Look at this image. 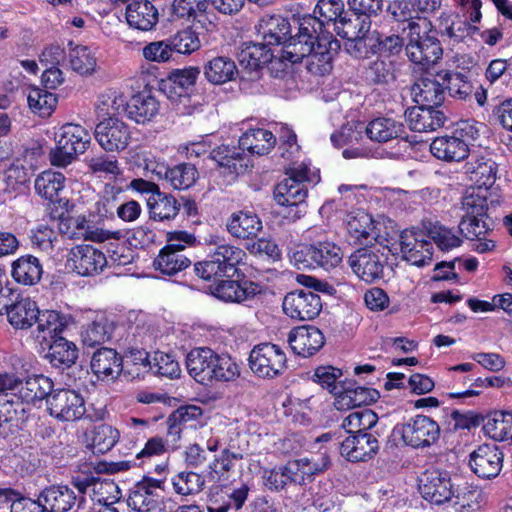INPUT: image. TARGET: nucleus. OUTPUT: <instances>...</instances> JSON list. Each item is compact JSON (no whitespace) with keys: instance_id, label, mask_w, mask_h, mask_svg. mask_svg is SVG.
I'll return each mask as SVG.
<instances>
[{"instance_id":"obj_1","label":"nucleus","mask_w":512,"mask_h":512,"mask_svg":"<svg viewBox=\"0 0 512 512\" xmlns=\"http://www.w3.org/2000/svg\"><path fill=\"white\" fill-rule=\"evenodd\" d=\"M322 26L323 23L311 14L293 16L291 21L280 15H271L261 18L257 31L266 47L284 45L281 57L298 63L312 55L324 57L340 47L338 41H332L329 35L321 31L317 34Z\"/></svg>"},{"instance_id":"obj_2","label":"nucleus","mask_w":512,"mask_h":512,"mask_svg":"<svg viewBox=\"0 0 512 512\" xmlns=\"http://www.w3.org/2000/svg\"><path fill=\"white\" fill-rule=\"evenodd\" d=\"M210 249L208 258L194 265L197 276L203 280L220 277H233L238 272V266L243 262L246 253L243 249L226 242L218 234H211L206 239Z\"/></svg>"},{"instance_id":"obj_3","label":"nucleus","mask_w":512,"mask_h":512,"mask_svg":"<svg viewBox=\"0 0 512 512\" xmlns=\"http://www.w3.org/2000/svg\"><path fill=\"white\" fill-rule=\"evenodd\" d=\"M419 491L422 497L436 505L453 501L454 505L461 508L471 507L473 498L478 496V492L468 487L461 490H454L451 478L446 471L430 470L426 471L419 484Z\"/></svg>"},{"instance_id":"obj_4","label":"nucleus","mask_w":512,"mask_h":512,"mask_svg":"<svg viewBox=\"0 0 512 512\" xmlns=\"http://www.w3.org/2000/svg\"><path fill=\"white\" fill-rule=\"evenodd\" d=\"M430 23L426 19L409 22L406 54L416 65L424 69L434 65L443 54L439 40L428 34Z\"/></svg>"},{"instance_id":"obj_5","label":"nucleus","mask_w":512,"mask_h":512,"mask_svg":"<svg viewBox=\"0 0 512 512\" xmlns=\"http://www.w3.org/2000/svg\"><path fill=\"white\" fill-rule=\"evenodd\" d=\"M478 136V129L468 121L458 123L451 134L436 137L430 151L437 158L446 162L461 161L469 154V145Z\"/></svg>"},{"instance_id":"obj_6","label":"nucleus","mask_w":512,"mask_h":512,"mask_svg":"<svg viewBox=\"0 0 512 512\" xmlns=\"http://www.w3.org/2000/svg\"><path fill=\"white\" fill-rule=\"evenodd\" d=\"M56 146L50 150L49 159L53 166L66 167L77 154H82L91 141L89 132L78 124L67 123L55 134Z\"/></svg>"},{"instance_id":"obj_7","label":"nucleus","mask_w":512,"mask_h":512,"mask_svg":"<svg viewBox=\"0 0 512 512\" xmlns=\"http://www.w3.org/2000/svg\"><path fill=\"white\" fill-rule=\"evenodd\" d=\"M346 229L349 239L356 245L383 244L388 241L389 237L384 222L375 220L370 214L362 210L347 215Z\"/></svg>"},{"instance_id":"obj_8","label":"nucleus","mask_w":512,"mask_h":512,"mask_svg":"<svg viewBox=\"0 0 512 512\" xmlns=\"http://www.w3.org/2000/svg\"><path fill=\"white\" fill-rule=\"evenodd\" d=\"M287 358L282 348L272 343L256 345L249 355L251 370L260 377L273 378L286 368Z\"/></svg>"},{"instance_id":"obj_9","label":"nucleus","mask_w":512,"mask_h":512,"mask_svg":"<svg viewBox=\"0 0 512 512\" xmlns=\"http://www.w3.org/2000/svg\"><path fill=\"white\" fill-rule=\"evenodd\" d=\"M46 403L50 415L60 421L79 420L86 412L83 396L72 389L53 390Z\"/></svg>"},{"instance_id":"obj_10","label":"nucleus","mask_w":512,"mask_h":512,"mask_svg":"<svg viewBox=\"0 0 512 512\" xmlns=\"http://www.w3.org/2000/svg\"><path fill=\"white\" fill-rule=\"evenodd\" d=\"M66 268L80 276H94L107 266L105 254L92 245H76L66 258Z\"/></svg>"},{"instance_id":"obj_11","label":"nucleus","mask_w":512,"mask_h":512,"mask_svg":"<svg viewBox=\"0 0 512 512\" xmlns=\"http://www.w3.org/2000/svg\"><path fill=\"white\" fill-rule=\"evenodd\" d=\"M403 442L413 448H425L433 445L440 436V427L432 418L416 415L401 426Z\"/></svg>"},{"instance_id":"obj_12","label":"nucleus","mask_w":512,"mask_h":512,"mask_svg":"<svg viewBox=\"0 0 512 512\" xmlns=\"http://www.w3.org/2000/svg\"><path fill=\"white\" fill-rule=\"evenodd\" d=\"M219 353L209 347H197L186 356L188 374L198 383L212 385L217 383Z\"/></svg>"},{"instance_id":"obj_13","label":"nucleus","mask_w":512,"mask_h":512,"mask_svg":"<svg viewBox=\"0 0 512 512\" xmlns=\"http://www.w3.org/2000/svg\"><path fill=\"white\" fill-rule=\"evenodd\" d=\"M283 311L291 319L297 321L312 320L322 309L320 296L308 289L289 292L283 300Z\"/></svg>"},{"instance_id":"obj_14","label":"nucleus","mask_w":512,"mask_h":512,"mask_svg":"<svg viewBox=\"0 0 512 512\" xmlns=\"http://www.w3.org/2000/svg\"><path fill=\"white\" fill-rule=\"evenodd\" d=\"M400 252L403 260L414 266L429 265L432 261L433 247L425 240L424 233L406 229L399 236Z\"/></svg>"},{"instance_id":"obj_15","label":"nucleus","mask_w":512,"mask_h":512,"mask_svg":"<svg viewBox=\"0 0 512 512\" xmlns=\"http://www.w3.org/2000/svg\"><path fill=\"white\" fill-rule=\"evenodd\" d=\"M95 138L105 151H121L128 146L131 132L125 122L109 117L96 125Z\"/></svg>"},{"instance_id":"obj_16","label":"nucleus","mask_w":512,"mask_h":512,"mask_svg":"<svg viewBox=\"0 0 512 512\" xmlns=\"http://www.w3.org/2000/svg\"><path fill=\"white\" fill-rule=\"evenodd\" d=\"M164 481L144 477L130 491L127 505L137 512H150L158 508Z\"/></svg>"},{"instance_id":"obj_17","label":"nucleus","mask_w":512,"mask_h":512,"mask_svg":"<svg viewBox=\"0 0 512 512\" xmlns=\"http://www.w3.org/2000/svg\"><path fill=\"white\" fill-rule=\"evenodd\" d=\"M146 169L156 174L158 179H164L173 189L185 190L190 188L198 177V171L194 165L181 163L173 167L164 164L150 162Z\"/></svg>"},{"instance_id":"obj_18","label":"nucleus","mask_w":512,"mask_h":512,"mask_svg":"<svg viewBox=\"0 0 512 512\" xmlns=\"http://www.w3.org/2000/svg\"><path fill=\"white\" fill-rule=\"evenodd\" d=\"M503 463V454L495 444L480 445L470 455L469 465L481 478L496 477Z\"/></svg>"},{"instance_id":"obj_19","label":"nucleus","mask_w":512,"mask_h":512,"mask_svg":"<svg viewBox=\"0 0 512 512\" xmlns=\"http://www.w3.org/2000/svg\"><path fill=\"white\" fill-rule=\"evenodd\" d=\"M353 273L366 283H373L383 277V264L379 255L368 248H360L348 258Z\"/></svg>"},{"instance_id":"obj_20","label":"nucleus","mask_w":512,"mask_h":512,"mask_svg":"<svg viewBox=\"0 0 512 512\" xmlns=\"http://www.w3.org/2000/svg\"><path fill=\"white\" fill-rule=\"evenodd\" d=\"M288 343L295 354L310 357L324 346L325 337L315 326H301L289 332Z\"/></svg>"},{"instance_id":"obj_21","label":"nucleus","mask_w":512,"mask_h":512,"mask_svg":"<svg viewBox=\"0 0 512 512\" xmlns=\"http://www.w3.org/2000/svg\"><path fill=\"white\" fill-rule=\"evenodd\" d=\"M409 128L415 132H432L442 127L446 117L438 108L417 105L405 111Z\"/></svg>"},{"instance_id":"obj_22","label":"nucleus","mask_w":512,"mask_h":512,"mask_svg":"<svg viewBox=\"0 0 512 512\" xmlns=\"http://www.w3.org/2000/svg\"><path fill=\"white\" fill-rule=\"evenodd\" d=\"M379 446L377 439L369 433L348 436L340 446V453L352 462L371 459Z\"/></svg>"},{"instance_id":"obj_23","label":"nucleus","mask_w":512,"mask_h":512,"mask_svg":"<svg viewBox=\"0 0 512 512\" xmlns=\"http://www.w3.org/2000/svg\"><path fill=\"white\" fill-rule=\"evenodd\" d=\"M34 323L37 324L33 331L34 338L43 349L56 338L62 337L61 334L66 326L64 318L54 310L39 311Z\"/></svg>"},{"instance_id":"obj_24","label":"nucleus","mask_w":512,"mask_h":512,"mask_svg":"<svg viewBox=\"0 0 512 512\" xmlns=\"http://www.w3.org/2000/svg\"><path fill=\"white\" fill-rule=\"evenodd\" d=\"M78 499L74 490L68 485H51L39 494L44 512H68Z\"/></svg>"},{"instance_id":"obj_25","label":"nucleus","mask_w":512,"mask_h":512,"mask_svg":"<svg viewBox=\"0 0 512 512\" xmlns=\"http://www.w3.org/2000/svg\"><path fill=\"white\" fill-rule=\"evenodd\" d=\"M123 369L121 356L112 348H100L93 353L91 370L101 380L117 378Z\"/></svg>"},{"instance_id":"obj_26","label":"nucleus","mask_w":512,"mask_h":512,"mask_svg":"<svg viewBox=\"0 0 512 512\" xmlns=\"http://www.w3.org/2000/svg\"><path fill=\"white\" fill-rule=\"evenodd\" d=\"M412 95L417 105L438 108L444 101V83L434 77H422L412 86Z\"/></svg>"},{"instance_id":"obj_27","label":"nucleus","mask_w":512,"mask_h":512,"mask_svg":"<svg viewBox=\"0 0 512 512\" xmlns=\"http://www.w3.org/2000/svg\"><path fill=\"white\" fill-rule=\"evenodd\" d=\"M259 291V285L249 280H223L215 286L213 294L226 302L241 303L253 298Z\"/></svg>"},{"instance_id":"obj_28","label":"nucleus","mask_w":512,"mask_h":512,"mask_svg":"<svg viewBox=\"0 0 512 512\" xmlns=\"http://www.w3.org/2000/svg\"><path fill=\"white\" fill-rule=\"evenodd\" d=\"M215 161L224 173L240 174L243 173L247 164L244 159V150L242 147L234 145H220L210 152L209 156Z\"/></svg>"},{"instance_id":"obj_29","label":"nucleus","mask_w":512,"mask_h":512,"mask_svg":"<svg viewBox=\"0 0 512 512\" xmlns=\"http://www.w3.org/2000/svg\"><path fill=\"white\" fill-rule=\"evenodd\" d=\"M43 275V266L40 260L33 255H23L11 264L13 280L23 286L38 284Z\"/></svg>"},{"instance_id":"obj_30","label":"nucleus","mask_w":512,"mask_h":512,"mask_svg":"<svg viewBox=\"0 0 512 512\" xmlns=\"http://www.w3.org/2000/svg\"><path fill=\"white\" fill-rule=\"evenodd\" d=\"M228 232L238 239H250L262 230L260 218L253 212L238 211L232 213L226 224Z\"/></svg>"},{"instance_id":"obj_31","label":"nucleus","mask_w":512,"mask_h":512,"mask_svg":"<svg viewBox=\"0 0 512 512\" xmlns=\"http://www.w3.org/2000/svg\"><path fill=\"white\" fill-rule=\"evenodd\" d=\"M149 216L154 221H171L180 211V203L171 194L153 193L146 199Z\"/></svg>"},{"instance_id":"obj_32","label":"nucleus","mask_w":512,"mask_h":512,"mask_svg":"<svg viewBox=\"0 0 512 512\" xmlns=\"http://www.w3.org/2000/svg\"><path fill=\"white\" fill-rule=\"evenodd\" d=\"M159 101L147 91L133 95L129 100L128 117L138 124H144L159 112Z\"/></svg>"},{"instance_id":"obj_33","label":"nucleus","mask_w":512,"mask_h":512,"mask_svg":"<svg viewBox=\"0 0 512 512\" xmlns=\"http://www.w3.org/2000/svg\"><path fill=\"white\" fill-rule=\"evenodd\" d=\"M126 19L131 27L149 31L158 22V11L147 0L134 1L126 8Z\"/></svg>"},{"instance_id":"obj_34","label":"nucleus","mask_w":512,"mask_h":512,"mask_svg":"<svg viewBox=\"0 0 512 512\" xmlns=\"http://www.w3.org/2000/svg\"><path fill=\"white\" fill-rule=\"evenodd\" d=\"M365 132L370 140L386 143L402 137L405 133V128L401 122L392 118L378 117L367 124Z\"/></svg>"},{"instance_id":"obj_35","label":"nucleus","mask_w":512,"mask_h":512,"mask_svg":"<svg viewBox=\"0 0 512 512\" xmlns=\"http://www.w3.org/2000/svg\"><path fill=\"white\" fill-rule=\"evenodd\" d=\"M308 254L315 265L325 270L337 267L344 257L341 248L330 241H318L308 245Z\"/></svg>"},{"instance_id":"obj_36","label":"nucleus","mask_w":512,"mask_h":512,"mask_svg":"<svg viewBox=\"0 0 512 512\" xmlns=\"http://www.w3.org/2000/svg\"><path fill=\"white\" fill-rule=\"evenodd\" d=\"M37 314L39 309L36 302L20 295L6 315L15 329H28L34 324Z\"/></svg>"},{"instance_id":"obj_37","label":"nucleus","mask_w":512,"mask_h":512,"mask_svg":"<svg viewBox=\"0 0 512 512\" xmlns=\"http://www.w3.org/2000/svg\"><path fill=\"white\" fill-rule=\"evenodd\" d=\"M46 348H48V352L45 358L56 368H69L78 358L76 345L64 337L56 338V340L46 345Z\"/></svg>"},{"instance_id":"obj_38","label":"nucleus","mask_w":512,"mask_h":512,"mask_svg":"<svg viewBox=\"0 0 512 512\" xmlns=\"http://www.w3.org/2000/svg\"><path fill=\"white\" fill-rule=\"evenodd\" d=\"M497 164L490 158H477L465 165V173L475 184L474 187H486L488 190L496 180Z\"/></svg>"},{"instance_id":"obj_39","label":"nucleus","mask_w":512,"mask_h":512,"mask_svg":"<svg viewBox=\"0 0 512 512\" xmlns=\"http://www.w3.org/2000/svg\"><path fill=\"white\" fill-rule=\"evenodd\" d=\"M203 73L208 82L221 85L234 80L238 74V69L231 58L218 56L204 65Z\"/></svg>"},{"instance_id":"obj_40","label":"nucleus","mask_w":512,"mask_h":512,"mask_svg":"<svg viewBox=\"0 0 512 512\" xmlns=\"http://www.w3.org/2000/svg\"><path fill=\"white\" fill-rule=\"evenodd\" d=\"M270 48L263 43L245 42L241 45L237 58L240 66L250 71H256L272 59Z\"/></svg>"},{"instance_id":"obj_41","label":"nucleus","mask_w":512,"mask_h":512,"mask_svg":"<svg viewBox=\"0 0 512 512\" xmlns=\"http://www.w3.org/2000/svg\"><path fill=\"white\" fill-rule=\"evenodd\" d=\"M53 392V382L44 375H33L28 377L18 389V396L23 401L30 403L36 400L46 399Z\"/></svg>"},{"instance_id":"obj_42","label":"nucleus","mask_w":512,"mask_h":512,"mask_svg":"<svg viewBox=\"0 0 512 512\" xmlns=\"http://www.w3.org/2000/svg\"><path fill=\"white\" fill-rule=\"evenodd\" d=\"M276 143V137L269 130L257 128L246 131L239 139L243 150L252 154L265 155Z\"/></svg>"},{"instance_id":"obj_43","label":"nucleus","mask_w":512,"mask_h":512,"mask_svg":"<svg viewBox=\"0 0 512 512\" xmlns=\"http://www.w3.org/2000/svg\"><path fill=\"white\" fill-rule=\"evenodd\" d=\"M297 468L290 461L286 465L263 469L262 479L265 487L270 491H281L287 485H298Z\"/></svg>"},{"instance_id":"obj_44","label":"nucleus","mask_w":512,"mask_h":512,"mask_svg":"<svg viewBox=\"0 0 512 512\" xmlns=\"http://www.w3.org/2000/svg\"><path fill=\"white\" fill-rule=\"evenodd\" d=\"M191 265V260L180 251H171L170 246H164L153 261L156 271L173 276Z\"/></svg>"},{"instance_id":"obj_45","label":"nucleus","mask_w":512,"mask_h":512,"mask_svg":"<svg viewBox=\"0 0 512 512\" xmlns=\"http://www.w3.org/2000/svg\"><path fill=\"white\" fill-rule=\"evenodd\" d=\"M307 193L305 184L285 178L276 186L274 198L279 205L297 206L305 201Z\"/></svg>"},{"instance_id":"obj_46","label":"nucleus","mask_w":512,"mask_h":512,"mask_svg":"<svg viewBox=\"0 0 512 512\" xmlns=\"http://www.w3.org/2000/svg\"><path fill=\"white\" fill-rule=\"evenodd\" d=\"M290 462L297 468L298 485H305L307 481L311 482L316 474L325 471L330 464L329 457L325 453L299 458Z\"/></svg>"},{"instance_id":"obj_47","label":"nucleus","mask_w":512,"mask_h":512,"mask_svg":"<svg viewBox=\"0 0 512 512\" xmlns=\"http://www.w3.org/2000/svg\"><path fill=\"white\" fill-rule=\"evenodd\" d=\"M490 196L486 187H469L462 197L463 216H486Z\"/></svg>"},{"instance_id":"obj_48","label":"nucleus","mask_w":512,"mask_h":512,"mask_svg":"<svg viewBox=\"0 0 512 512\" xmlns=\"http://www.w3.org/2000/svg\"><path fill=\"white\" fill-rule=\"evenodd\" d=\"M484 432L496 441L512 438V413L496 411L487 416L483 425Z\"/></svg>"},{"instance_id":"obj_49","label":"nucleus","mask_w":512,"mask_h":512,"mask_svg":"<svg viewBox=\"0 0 512 512\" xmlns=\"http://www.w3.org/2000/svg\"><path fill=\"white\" fill-rule=\"evenodd\" d=\"M343 13L344 3L342 0H319L312 16L323 23L321 32L329 35L332 41H337L330 32L325 30V25L332 23L335 26L339 19L343 17ZM317 34H320V29H318Z\"/></svg>"},{"instance_id":"obj_50","label":"nucleus","mask_w":512,"mask_h":512,"mask_svg":"<svg viewBox=\"0 0 512 512\" xmlns=\"http://www.w3.org/2000/svg\"><path fill=\"white\" fill-rule=\"evenodd\" d=\"M64 182L65 177L62 173L47 170L36 178L35 190L40 196L54 202L62 191Z\"/></svg>"},{"instance_id":"obj_51","label":"nucleus","mask_w":512,"mask_h":512,"mask_svg":"<svg viewBox=\"0 0 512 512\" xmlns=\"http://www.w3.org/2000/svg\"><path fill=\"white\" fill-rule=\"evenodd\" d=\"M27 102L33 113L45 118L56 108L57 97L46 89L33 87L28 90Z\"/></svg>"},{"instance_id":"obj_52","label":"nucleus","mask_w":512,"mask_h":512,"mask_svg":"<svg viewBox=\"0 0 512 512\" xmlns=\"http://www.w3.org/2000/svg\"><path fill=\"white\" fill-rule=\"evenodd\" d=\"M438 77L443 81L445 90L453 98L466 100L473 93V84L466 75L460 72L439 73Z\"/></svg>"},{"instance_id":"obj_53","label":"nucleus","mask_w":512,"mask_h":512,"mask_svg":"<svg viewBox=\"0 0 512 512\" xmlns=\"http://www.w3.org/2000/svg\"><path fill=\"white\" fill-rule=\"evenodd\" d=\"M173 490L182 496L195 495L200 493L205 485L204 478L192 471H181L171 479Z\"/></svg>"},{"instance_id":"obj_54","label":"nucleus","mask_w":512,"mask_h":512,"mask_svg":"<svg viewBox=\"0 0 512 512\" xmlns=\"http://www.w3.org/2000/svg\"><path fill=\"white\" fill-rule=\"evenodd\" d=\"M22 412H24L22 402L15 401L8 394H0V436L6 437L12 431L13 422Z\"/></svg>"},{"instance_id":"obj_55","label":"nucleus","mask_w":512,"mask_h":512,"mask_svg":"<svg viewBox=\"0 0 512 512\" xmlns=\"http://www.w3.org/2000/svg\"><path fill=\"white\" fill-rule=\"evenodd\" d=\"M113 325L105 317H100L88 324L82 332V341L88 347L105 343L111 338Z\"/></svg>"},{"instance_id":"obj_56","label":"nucleus","mask_w":512,"mask_h":512,"mask_svg":"<svg viewBox=\"0 0 512 512\" xmlns=\"http://www.w3.org/2000/svg\"><path fill=\"white\" fill-rule=\"evenodd\" d=\"M378 421V416L370 409L358 410L350 413L342 422V427L349 434H363L374 427Z\"/></svg>"},{"instance_id":"obj_57","label":"nucleus","mask_w":512,"mask_h":512,"mask_svg":"<svg viewBox=\"0 0 512 512\" xmlns=\"http://www.w3.org/2000/svg\"><path fill=\"white\" fill-rule=\"evenodd\" d=\"M173 54L189 55L201 47L198 34L186 28L168 37Z\"/></svg>"},{"instance_id":"obj_58","label":"nucleus","mask_w":512,"mask_h":512,"mask_svg":"<svg viewBox=\"0 0 512 512\" xmlns=\"http://www.w3.org/2000/svg\"><path fill=\"white\" fill-rule=\"evenodd\" d=\"M69 63L73 71L80 75H91L96 68V58L86 46L77 45L69 51Z\"/></svg>"},{"instance_id":"obj_59","label":"nucleus","mask_w":512,"mask_h":512,"mask_svg":"<svg viewBox=\"0 0 512 512\" xmlns=\"http://www.w3.org/2000/svg\"><path fill=\"white\" fill-rule=\"evenodd\" d=\"M491 220L486 216H462L460 232L470 240H481L491 229Z\"/></svg>"},{"instance_id":"obj_60","label":"nucleus","mask_w":512,"mask_h":512,"mask_svg":"<svg viewBox=\"0 0 512 512\" xmlns=\"http://www.w3.org/2000/svg\"><path fill=\"white\" fill-rule=\"evenodd\" d=\"M425 230L429 238L443 251L458 247L461 244L459 237L439 223L429 222L425 225Z\"/></svg>"},{"instance_id":"obj_61","label":"nucleus","mask_w":512,"mask_h":512,"mask_svg":"<svg viewBox=\"0 0 512 512\" xmlns=\"http://www.w3.org/2000/svg\"><path fill=\"white\" fill-rule=\"evenodd\" d=\"M209 3L210 0H174L172 12L178 18L196 19L206 12Z\"/></svg>"},{"instance_id":"obj_62","label":"nucleus","mask_w":512,"mask_h":512,"mask_svg":"<svg viewBox=\"0 0 512 512\" xmlns=\"http://www.w3.org/2000/svg\"><path fill=\"white\" fill-rule=\"evenodd\" d=\"M119 432L107 424H101L94 429L92 445L96 452L105 453L118 442Z\"/></svg>"},{"instance_id":"obj_63","label":"nucleus","mask_w":512,"mask_h":512,"mask_svg":"<svg viewBox=\"0 0 512 512\" xmlns=\"http://www.w3.org/2000/svg\"><path fill=\"white\" fill-rule=\"evenodd\" d=\"M200 74L198 67H188L172 71L168 78V88H180L181 91L191 92Z\"/></svg>"},{"instance_id":"obj_64","label":"nucleus","mask_w":512,"mask_h":512,"mask_svg":"<svg viewBox=\"0 0 512 512\" xmlns=\"http://www.w3.org/2000/svg\"><path fill=\"white\" fill-rule=\"evenodd\" d=\"M217 383L235 382L241 375V366L231 355L219 353Z\"/></svg>"}]
</instances>
